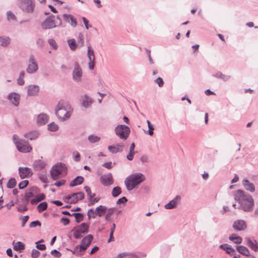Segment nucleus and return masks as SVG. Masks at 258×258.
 Instances as JSON below:
<instances>
[{
  "label": "nucleus",
  "mask_w": 258,
  "mask_h": 258,
  "mask_svg": "<svg viewBox=\"0 0 258 258\" xmlns=\"http://www.w3.org/2000/svg\"><path fill=\"white\" fill-rule=\"evenodd\" d=\"M93 239V236L89 234L83 238L80 245H76V248L79 247V251H85L89 246Z\"/></svg>",
  "instance_id": "12"
},
{
  "label": "nucleus",
  "mask_w": 258,
  "mask_h": 258,
  "mask_svg": "<svg viewBox=\"0 0 258 258\" xmlns=\"http://www.w3.org/2000/svg\"><path fill=\"white\" fill-rule=\"evenodd\" d=\"M242 185L245 189L251 192H253L255 191V186L252 183H251L247 179H243L242 180Z\"/></svg>",
  "instance_id": "26"
},
{
  "label": "nucleus",
  "mask_w": 258,
  "mask_h": 258,
  "mask_svg": "<svg viewBox=\"0 0 258 258\" xmlns=\"http://www.w3.org/2000/svg\"><path fill=\"white\" fill-rule=\"evenodd\" d=\"M213 76L215 78L220 79L224 82L229 81L231 78V76L223 74L221 72H218L216 73L213 75Z\"/></svg>",
  "instance_id": "29"
},
{
  "label": "nucleus",
  "mask_w": 258,
  "mask_h": 258,
  "mask_svg": "<svg viewBox=\"0 0 258 258\" xmlns=\"http://www.w3.org/2000/svg\"><path fill=\"white\" fill-rule=\"evenodd\" d=\"M45 199V195L44 194H39L36 195L34 198L30 200L32 205H35L39 202L44 200Z\"/></svg>",
  "instance_id": "27"
},
{
  "label": "nucleus",
  "mask_w": 258,
  "mask_h": 258,
  "mask_svg": "<svg viewBox=\"0 0 258 258\" xmlns=\"http://www.w3.org/2000/svg\"><path fill=\"white\" fill-rule=\"evenodd\" d=\"M247 244L254 251L258 250V242L256 240H251L250 239H247Z\"/></svg>",
  "instance_id": "33"
},
{
  "label": "nucleus",
  "mask_w": 258,
  "mask_h": 258,
  "mask_svg": "<svg viewBox=\"0 0 258 258\" xmlns=\"http://www.w3.org/2000/svg\"><path fill=\"white\" fill-rule=\"evenodd\" d=\"M25 249V244L21 242L18 241L16 243L15 245H14V249L15 250H22Z\"/></svg>",
  "instance_id": "41"
},
{
  "label": "nucleus",
  "mask_w": 258,
  "mask_h": 258,
  "mask_svg": "<svg viewBox=\"0 0 258 258\" xmlns=\"http://www.w3.org/2000/svg\"><path fill=\"white\" fill-rule=\"evenodd\" d=\"M82 105L85 108H88L91 106L93 102V99L87 95H85L81 99Z\"/></svg>",
  "instance_id": "24"
},
{
  "label": "nucleus",
  "mask_w": 258,
  "mask_h": 258,
  "mask_svg": "<svg viewBox=\"0 0 258 258\" xmlns=\"http://www.w3.org/2000/svg\"><path fill=\"white\" fill-rule=\"evenodd\" d=\"M101 183L104 186H109L113 183V179L111 173L102 175L100 178Z\"/></svg>",
  "instance_id": "16"
},
{
  "label": "nucleus",
  "mask_w": 258,
  "mask_h": 258,
  "mask_svg": "<svg viewBox=\"0 0 258 258\" xmlns=\"http://www.w3.org/2000/svg\"><path fill=\"white\" fill-rule=\"evenodd\" d=\"M140 160L143 163H148L149 162V157L146 155H144L141 157Z\"/></svg>",
  "instance_id": "63"
},
{
  "label": "nucleus",
  "mask_w": 258,
  "mask_h": 258,
  "mask_svg": "<svg viewBox=\"0 0 258 258\" xmlns=\"http://www.w3.org/2000/svg\"><path fill=\"white\" fill-rule=\"evenodd\" d=\"M180 199L181 197L179 195H177L172 200L170 201L168 204L165 205V209L170 210L175 208L177 206L178 202L180 200Z\"/></svg>",
  "instance_id": "20"
},
{
  "label": "nucleus",
  "mask_w": 258,
  "mask_h": 258,
  "mask_svg": "<svg viewBox=\"0 0 258 258\" xmlns=\"http://www.w3.org/2000/svg\"><path fill=\"white\" fill-rule=\"evenodd\" d=\"M77 41L78 42V46L82 47L84 45V36L82 33H79L77 38Z\"/></svg>",
  "instance_id": "47"
},
{
  "label": "nucleus",
  "mask_w": 258,
  "mask_h": 258,
  "mask_svg": "<svg viewBox=\"0 0 258 258\" xmlns=\"http://www.w3.org/2000/svg\"><path fill=\"white\" fill-rule=\"evenodd\" d=\"M76 227H74L72 230V232H74V236L76 239H80L83 236V234H82L78 229H76Z\"/></svg>",
  "instance_id": "46"
},
{
  "label": "nucleus",
  "mask_w": 258,
  "mask_h": 258,
  "mask_svg": "<svg viewBox=\"0 0 258 258\" xmlns=\"http://www.w3.org/2000/svg\"><path fill=\"white\" fill-rule=\"evenodd\" d=\"M107 208L102 205H100L97 207L95 211L93 209H90L88 211L87 215L88 219L91 218H95L96 216L99 217L102 216L107 211Z\"/></svg>",
  "instance_id": "8"
},
{
  "label": "nucleus",
  "mask_w": 258,
  "mask_h": 258,
  "mask_svg": "<svg viewBox=\"0 0 258 258\" xmlns=\"http://www.w3.org/2000/svg\"><path fill=\"white\" fill-rule=\"evenodd\" d=\"M100 138L93 135H90L88 137V140L92 143H95L98 142L100 140Z\"/></svg>",
  "instance_id": "48"
},
{
  "label": "nucleus",
  "mask_w": 258,
  "mask_h": 258,
  "mask_svg": "<svg viewBox=\"0 0 258 258\" xmlns=\"http://www.w3.org/2000/svg\"><path fill=\"white\" fill-rule=\"evenodd\" d=\"M7 99L13 105L17 107L19 106L20 100V95L14 92L8 94Z\"/></svg>",
  "instance_id": "14"
},
{
  "label": "nucleus",
  "mask_w": 258,
  "mask_h": 258,
  "mask_svg": "<svg viewBox=\"0 0 258 258\" xmlns=\"http://www.w3.org/2000/svg\"><path fill=\"white\" fill-rule=\"evenodd\" d=\"M229 239L235 244H240L242 239L240 236H237L236 234H232L229 236Z\"/></svg>",
  "instance_id": "37"
},
{
  "label": "nucleus",
  "mask_w": 258,
  "mask_h": 258,
  "mask_svg": "<svg viewBox=\"0 0 258 258\" xmlns=\"http://www.w3.org/2000/svg\"><path fill=\"white\" fill-rule=\"evenodd\" d=\"M121 192V188L119 186H115L113 188L111 192L112 197L115 198L118 196Z\"/></svg>",
  "instance_id": "40"
},
{
  "label": "nucleus",
  "mask_w": 258,
  "mask_h": 258,
  "mask_svg": "<svg viewBox=\"0 0 258 258\" xmlns=\"http://www.w3.org/2000/svg\"><path fill=\"white\" fill-rule=\"evenodd\" d=\"M145 180V177L141 173H135L127 176L124 180V184L128 191L138 186Z\"/></svg>",
  "instance_id": "3"
},
{
  "label": "nucleus",
  "mask_w": 258,
  "mask_h": 258,
  "mask_svg": "<svg viewBox=\"0 0 258 258\" xmlns=\"http://www.w3.org/2000/svg\"><path fill=\"white\" fill-rule=\"evenodd\" d=\"M13 140L18 150L22 153H28L32 150V147L24 140L20 139L16 135H14Z\"/></svg>",
  "instance_id": "5"
},
{
  "label": "nucleus",
  "mask_w": 258,
  "mask_h": 258,
  "mask_svg": "<svg viewBox=\"0 0 258 258\" xmlns=\"http://www.w3.org/2000/svg\"><path fill=\"white\" fill-rule=\"evenodd\" d=\"M72 112L73 109L69 102L62 100L58 102L55 109L56 115L61 121L69 119Z\"/></svg>",
  "instance_id": "2"
},
{
  "label": "nucleus",
  "mask_w": 258,
  "mask_h": 258,
  "mask_svg": "<svg viewBox=\"0 0 258 258\" xmlns=\"http://www.w3.org/2000/svg\"><path fill=\"white\" fill-rule=\"evenodd\" d=\"M17 182L15 178H11L7 184V186L9 188H13L16 185Z\"/></svg>",
  "instance_id": "45"
},
{
  "label": "nucleus",
  "mask_w": 258,
  "mask_h": 258,
  "mask_svg": "<svg viewBox=\"0 0 258 258\" xmlns=\"http://www.w3.org/2000/svg\"><path fill=\"white\" fill-rule=\"evenodd\" d=\"M40 254V252L38 250L33 249L32 250L31 256L33 258H37L39 256Z\"/></svg>",
  "instance_id": "55"
},
{
  "label": "nucleus",
  "mask_w": 258,
  "mask_h": 258,
  "mask_svg": "<svg viewBox=\"0 0 258 258\" xmlns=\"http://www.w3.org/2000/svg\"><path fill=\"white\" fill-rule=\"evenodd\" d=\"M68 43L70 47V49L73 51L75 50L78 46L75 39H71L68 40Z\"/></svg>",
  "instance_id": "39"
},
{
  "label": "nucleus",
  "mask_w": 258,
  "mask_h": 258,
  "mask_svg": "<svg viewBox=\"0 0 258 258\" xmlns=\"http://www.w3.org/2000/svg\"><path fill=\"white\" fill-rule=\"evenodd\" d=\"M38 188L36 186L32 187L29 191H27L25 193V198L27 202V203L30 201V199L34 197L33 192H36L37 191Z\"/></svg>",
  "instance_id": "28"
},
{
  "label": "nucleus",
  "mask_w": 258,
  "mask_h": 258,
  "mask_svg": "<svg viewBox=\"0 0 258 258\" xmlns=\"http://www.w3.org/2000/svg\"><path fill=\"white\" fill-rule=\"evenodd\" d=\"M46 165V163L41 160H35L33 164L35 170L36 171H39L45 168Z\"/></svg>",
  "instance_id": "25"
},
{
  "label": "nucleus",
  "mask_w": 258,
  "mask_h": 258,
  "mask_svg": "<svg viewBox=\"0 0 258 258\" xmlns=\"http://www.w3.org/2000/svg\"><path fill=\"white\" fill-rule=\"evenodd\" d=\"M84 198V194L81 191L67 195L63 197L66 202L71 204H76L78 201L81 200Z\"/></svg>",
  "instance_id": "9"
},
{
  "label": "nucleus",
  "mask_w": 258,
  "mask_h": 258,
  "mask_svg": "<svg viewBox=\"0 0 258 258\" xmlns=\"http://www.w3.org/2000/svg\"><path fill=\"white\" fill-rule=\"evenodd\" d=\"M60 222L64 226L68 225L70 223V220L66 217H63L60 220Z\"/></svg>",
  "instance_id": "56"
},
{
  "label": "nucleus",
  "mask_w": 258,
  "mask_h": 258,
  "mask_svg": "<svg viewBox=\"0 0 258 258\" xmlns=\"http://www.w3.org/2000/svg\"><path fill=\"white\" fill-rule=\"evenodd\" d=\"M11 42L10 38L6 36H0V45L3 47L8 46Z\"/></svg>",
  "instance_id": "36"
},
{
  "label": "nucleus",
  "mask_w": 258,
  "mask_h": 258,
  "mask_svg": "<svg viewBox=\"0 0 258 258\" xmlns=\"http://www.w3.org/2000/svg\"><path fill=\"white\" fill-rule=\"evenodd\" d=\"M48 120V116L46 114L40 113L37 116V124L38 125H44Z\"/></svg>",
  "instance_id": "22"
},
{
  "label": "nucleus",
  "mask_w": 258,
  "mask_h": 258,
  "mask_svg": "<svg viewBox=\"0 0 258 258\" xmlns=\"http://www.w3.org/2000/svg\"><path fill=\"white\" fill-rule=\"evenodd\" d=\"M67 168L65 164L58 163L52 166L50 170V175L53 180L58 178V176L62 172H66Z\"/></svg>",
  "instance_id": "7"
},
{
  "label": "nucleus",
  "mask_w": 258,
  "mask_h": 258,
  "mask_svg": "<svg viewBox=\"0 0 258 258\" xmlns=\"http://www.w3.org/2000/svg\"><path fill=\"white\" fill-rule=\"evenodd\" d=\"M155 83L157 84L159 87H161L163 86L164 82L161 77H158L155 80Z\"/></svg>",
  "instance_id": "58"
},
{
  "label": "nucleus",
  "mask_w": 258,
  "mask_h": 258,
  "mask_svg": "<svg viewBox=\"0 0 258 258\" xmlns=\"http://www.w3.org/2000/svg\"><path fill=\"white\" fill-rule=\"evenodd\" d=\"M18 210L19 212H24L27 210V208L26 204H23L19 205L18 208Z\"/></svg>",
  "instance_id": "62"
},
{
  "label": "nucleus",
  "mask_w": 258,
  "mask_h": 258,
  "mask_svg": "<svg viewBox=\"0 0 258 258\" xmlns=\"http://www.w3.org/2000/svg\"><path fill=\"white\" fill-rule=\"evenodd\" d=\"M87 56L89 60L88 63L89 68L90 70H93L94 68L95 55L94 51L91 45L88 46Z\"/></svg>",
  "instance_id": "15"
},
{
  "label": "nucleus",
  "mask_w": 258,
  "mask_h": 258,
  "mask_svg": "<svg viewBox=\"0 0 258 258\" xmlns=\"http://www.w3.org/2000/svg\"><path fill=\"white\" fill-rule=\"evenodd\" d=\"M50 253L52 254V255H54L55 257H59L61 256V253L57 251L56 249H53L52 250Z\"/></svg>",
  "instance_id": "60"
},
{
  "label": "nucleus",
  "mask_w": 258,
  "mask_h": 258,
  "mask_svg": "<svg viewBox=\"0 0 258 258\" xmlns=\"http://www.w3.org/2000/svg\"><path fill=\"white\" fill-rule=\"evenodd\" d=\"M36 44L39 47H43L44 44V40L42 38H39L36 40Z\"/></svg>",
  "instance_id": "57"
},
{
  "label": "nucleus",
  "mask_w": 258,
  "mask_h": 258,
  "mask_svg": "<svg viewBox=\"0 0 258 258\" xmlns=\"http://www.w3.org/2000/svg\"><path fill=\"white\" fill-rule=\"evenodd\" d=\"M84 180V179L83 176H78L70 183V186L71 187H73L80 185L83 182Z\"/></svg>",
  "instance_id": "31"
},
{
  "label": "nucleus",
  "mask_w": 258,
  "mask_h": 258,
  "mask_svg": "<svg viewBox=\"0 0 258 258\" xmlns=\"http://www.w3.org/2000/svg\"><path fill=\"white\" fill-rule=\"evenodd\" d=\"M123 145L117 144L116 145L109 146L108 147V150L112 154H115L118 152H121L123 151Z\"/></svg>",
  "instance_id": "23"
},
{
  "label": "nucleus",
  "mask_w": 258,
  "mask_h": 258,
  "mask_svg": "<svg viewBox=\"0 0 258 258\" xmlns=\"http://www.w3.org/2000/svg\"><path fill=\"white\" fill-rule=\"evenodd\" d=\"M38 70V64L33 54L30 55L28 60V63L26 68V72L28 74H32L35 73Z\"/></svg>",
  "instance_id": "11"
},
{
  "label": "nucleus",
  "mask_w": 258,
  "mask_h": 258,
  "mask_svg": "<svg viewBox=\"0 0 258 258\" xmlns=\"http://www.w3.org/2000/svg\"><path fill=\"white\" fill-rule=\"evenodd\" d=\"M74 160L75 161L78 162L80 160V154L78 151H75L73 153Z\"/></svg>",
  "instance_id": "53"
},
{
  "label": "nucleus",
  "mask_w": 258,
  "mask_h": 258,
  "mask_svg": "<svg viewBox=\"0 0 258 258\" xmlns=\"http://www.w3.org/2000/svg\"><path fill=\"white\" fill-rule=\"evenodd\" d=\"M7 18L9 20H15L16 19V16L12 12L9 11L7 12Z\"/></svg>",
  "instance_id": "64"
},
{
  "label": "nucleus",
  "mask_w": 258,
  "mask_h": 258,
  "mask_svg": "<svg viewBox=\"0 0 258 258\" xmlns=\"http://www.w3.org/2000/svg\"><path fill=\"white\" fill-rule=\"evenodd\" d=\"M115 135L121 140L125 141L128 137L131 130L128 126L124 124H118L114 129Z\"/></svg>",
  "instance_id": "6"
},
{
  "label": "nucleus",
  "mask_w": 258,
  "mask_h": 258,
  "mask_svg": "<svg viewBox=\"0 0 258 258\" xmlns=\"http://www.w3.org/2000/svg\"><path fill=\"white\" fill-rule=\"evenodd\" d=\"M233 228L236 231H243L246 229L247 225L243 220H237L233 223Z\"/></svg>",
  "instance_id": "18"
},
{
  "label": "nucleus",
  "mask_w": 258,
  "mask_h": 258,
  "mask_svg": "<svg viewBox=\"0 0 258 258\" xmlns=\"http://www.w3.org/2000/svg\"><path fill=\"white\" fill-rule=\"evenodd\" d=\"M39 133L38 131H33L25 134L24 135V137L30 140H33L37 139L39 137Z\"/></svg>",
  "instance_id": "30"
},
{
  "label": "nucleus",
  "mask_w": 258,
  "mask_h": 258,
  "mask_svg": "<svg viewBox=\"0 0 258 258\" xmlns=\"http://www.w3.org/2000/svg\"><path fill=\"white\" fill-rule=\"evenodd\" d=\"M77 215H79V216H77L75 217L76 221L77 223H80L83 220L84 215L81 213H78Z\"/></svg>",
  "instance_id": "59"
},
{
  "label": "nucleus",
  "mask_w": 258,
  "mask_h": 258,
  "mask_svg": "<svg viewBox=\"0 0 258 258\" xmlns=\"http://www.w3.org/2000/svg\"><path fill=\"white\" fill-rule=\"evenodd\" d=\"M39 92V87L38 85H31L27 87V94L28 96H36Z\"/></svg>",
  "instance_id": "21"
},
{
  "label": "nucleus",
  "mask_w": 258,
  "mask_h": 258,
  "mask_svg": "<svg viewBox=\"0 0 258 258\" xmlns=\"http://www.w3.org/2000/svg\"><path fill=\"white\" fill-rule=\"evenodd\" d=\"M219 248L226 251V253L232 254L235 252V249L228 244H223L219 246Z\"/></svg>",
  "instance_id": "32"
},
{
  "label": "nucleus",
  "mask_w": 258,
  "mask_h": 258,
  "mask_svg": "<svg viewBox=\"0 0 258 258\" xmlns=\"http://www.w3.org/2000/svg\"><path fill=\"white\" fill-rule=\"evenodd\" d=\"M62 25L61 20L60 17L57 16L56 17L51 15L47 17L41 23V27L43 29H50Z\"/></svg>",
  "instance_id": "4"
},
{
  "label": "nucleus",
  "mask_w": 258,
  "mask_h": 258,
  "mask_svg": "<svg viewBox=\"0 0 258 258\" xmlns=\"http://www.w3.org/2000/svg\"><path fill=\"white\" fill-rule=\"evenodd\" d=\"M62 19L64 22L70 24L73 27H76L77 22L76 19L72 15L64 14L62 15Z\"/></svg>",
  "instance_id": "19"
},
{
  "label": "nucleus",
  "mask_w": 258,
  "mask_h": 258,
  "mask_svg": "<svg viewBox=\"0 0 258 258\" xmlns=\"http://www.w3.org/2000/svg\"><path fill=\"white\" fill-rule=\"evenodd\" d=\"M82 75L83 72L82 68L78 62H75L74 69L72 73L73 80L76 82H79L82 80Z\"/></svg>",
  "instance_id": "13"
},
{
  "label": "nucleus",
  "mask_w": 258,
  "mask_h": 258,
  "mask_svg": "<svg viewBox=\"0 0 258 258\" xmlns=\"http://www.w3.org/2000/svg\"><path fill=\"white\" fill-rule=\"evenodd\" d=\"M49 45L54 49H56L58 47L55 41L53 39H50L48 41Z\"/></svg>",
  "instance_id": "51"
},
{
  "label": "nucleus",
  "mask_w": 258,
  "mask_h": 258,
  "mask_svg": "<svg viewBox=\"0 0 258 258\" xmlns=\"http://www.w3.org/2000/svg\"><path fill=\"white\" fill-rule=\"evenodd\" d=\"M37 226H41V223L38 220L32 221L29 224V227L30 228H34Z\"/></svg>",
  "instance_id": "54"
},
{
  "label": "nucleus",
  "mask_w": 258,
  "mask_h": 258,
  "mask_svg": "<svg viewBox=\"0 0 258 258\" xmlns=\"http://www.w3.org/2000/svg\"><path fill=\"white\" fill-rule=\"evenodd\" d=\"M127 201V199L125 197H123L119 199L117 201L116 204L117 205H119V204H124V203H125Z\"/></svg>",
  "instance_id": "61"
},
{
  "label": "nucleus",
  "mask_w": 258,
  "mask_h": 258,
  "mask_svg": "<svg viewBox=\"0 0 258 258\" xmlns=\"http://www.w3.org/2000/svg\"><path fill=\"white\" fill-rule=\"evenodd\" d=\"M67 250L71 251L73 254H77L78 256L81 255V254L80 253V251H79V247H78L76 248V246L74 248L73 250L69 249V248H66Z\"/></svg>",
  "instance_id": "52"
},
{
  "label": "nucleus",
  "mask_w": 258,
  "mask_h": 258,
  "mask_svg": "<svg viewBox=\"0 0 258 258\" xmlns=\"http://www.w3.org/2000/svg\"><path fill=\"white\" fill-rule=\"evenodd\" d=\"M47 128L49 131L51 132H56L58 129V126L57 124L55 123L54 122H52L50 123H49L47 125Z\"/></svg>",
  "instance_id": "44"
},
{
  "label": "nucleus",
  "mask_w": 258,
  "mask_h": 258,
  "mask_svg": "<svg viewBox=\"0 0 258 258\" xmlns=\"http://www.w3.org/2000/svg\"><path fill=\"white\" fill-rule=\"evenodd\" d=\"M77 228L79 231L83 235L87 233L89 231V224L86 223H82Z\"/></svg>",
  "instance_id": "34"
},
{
  "label": "nucleus",
  "mask_w": 258,
  "mask_h": 258,
  "mask_svg": "<svg viewBox=\"0 0 258 258\" xmlns=\"http://www.w3.org/2000/svg\"><path fill=\"white\" fill-rule=\"evenodd\" d=\"M236 249L238 252L245 256L249 255V251L248 249L243 245H237Z\"/></svg>",
  "instance_id": "35"
},
{
  "label": "nucleus",
  "mask_w": 258,
  "mask_h": 258,
  "mask_svg": "<svg viewBox=\"0 0 258 258\" xmlns=\"http://www.w3.org/2000/svg\"><path fill=\"white\" fill-rule=\"evenodd\" d=\"M20 177L21 179L28 178L33 174L31 169L25 167H20L18 169Z\"/></svg>",
  "instance_id": "17"
},
{
  "label": "nucleus",
  "mask_w": 258,
  "mask_h": 258,
  "mask_svg": "<svg viewBox=\"0 0 258 258\" xmlns=\"http://www.w3.org/2000/svg\"><path fill=\"white\" fill-rule=\"evenodd\" d=\"M24 76L25 72L22 71L20 72L19 78L17 79V83L20 86L23 85L25 83V81L24 80Z\"/></svg>",
  "instance_id": "42"
},
{
  "label": "nucleus",
  "mask_w": 258,
  "mask_h": 258,
  "mask_svg": "<svg viewBox=\"0 0 258 258\" xmlns=\"http://www.w3.org/2000/svg\"><path fill=\"white\" fill-rule=\"evenodd\" d=\"M20 2L19 6L23 11L28 13L33 12L35 4L32 0H20Z\"/></svg>",
  "instance_id": "10"
},
{
  "label": "nucleus",
  "mask_w": 258,
  "mask_h": 258,
  "mask_svg": "<svg viewBox=\"0 0 258 258\" xmlns=\"http://www.w3.org/2000/svg\"><path fill=\"white\" fill-rule=\"evenodd\" d=\"M135 144L134 143H133L130 147V152L129 153L127 154L126 158L129 161H132L133 160L134 156L135 155Z\"/></svg>",
  "instance_id": "38"
},
{
  "label": "nucleus",
  "mask_w": 258,
  "mask_h": 258,
  "mask_svg": "<svg viewBox=\"0 0 258 258\" xmlns=\"http://www.w3.org/2000/svg\"><path fill=\"white\" fill-rule=\"evenodd\" d=\"M234 200L238 202V209L244 212H251L254 206V201L252 196L242 190H237L234 194Z\"/></svg>",
  "instance_id": "1"
},
{
  "label": "nucleus",
  "mask_w": 258,
  "mask_h": 258,
  "mask_svg": "<svg viewBox=\"0 0 258 258\" xmlns=\"http://www.w3.org/2000/svg\"><path fill=\"white\" fill-rule=\"evenodd\" d=\"M47 208V203L46 202H42L37 206V210L39 213L46 210Z\"/></svg>",
  "instance_id": "43"
},
{
  "label": "nucleus",
  "mask_w": 258,
  "mask_h": 258,
  "mask_svg": "<svg viewBox=\"0 0 258 258\" xmlns=\"http://www.w3.org/2000/svg\"><path fill=\"white\" fill-rule=\"evenodd\" d=\"M39 177L40 180L43 183L47 182V177L46 176V172H42L39 174Z\"/></svg>",
  "instance_id": "49"
},
{
  "label": "nucleus",
  "mask_w": 258,
  "mask_h": 258,
  "mask_svg": "<svg viewBox=\"0 0 258 258\" xmlns=\"http://www.w3.org/2000/svg\"><path fill=\"white\" fill-rule=\"evenodd\" d=\"M28 184H29L28 180H23L19 183V189H23L25 187H26L28 185Z\"/></svg>",
  "instance_id": "50"
}]
</instances>
